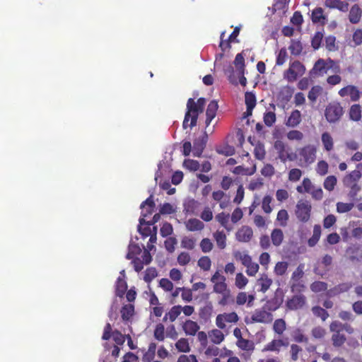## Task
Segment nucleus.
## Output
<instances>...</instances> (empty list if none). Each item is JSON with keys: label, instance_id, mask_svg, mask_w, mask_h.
Masks as SVG:
<instances>
[{"label": "nucleus", "instance_id": "f257e3e1", "mask_svg": "<svg viewBox=\"0 0 362 362\" xmlns=\"http://www.w3.org/2000/svg\"><path fill=\"white\" fill-rule=\"evenodd\" d=\"M206 104L204 98H199L197 102L193 98H189L187 103V111L182 127L185 129L187 127L192 128L197 125L199 115L204 111Z\"/></svg>", "mask_w": 362, "mask_h": 362}, {"label": "nucleus", "instance_id": "f03ea898", "mask_svg": "<svg viewBox=\"0 0 362 362\" xmlns=\"http://www.w3.org/2000/svg\"><path fill=\"white\" fill-rule=\"evenodd\" d=\"M329 69H332L336 74L339 73L340 66L339 62L331 58H327V59H319L314 64L313 69L310 71V74L314 77L322 76L327 73Z\"/></svg>", "mask_w": 362, "mask_h": 362}, {"label": "nucleus", "instance_id": "7ed1b4c3", "mask_svg": "<svg viewBox=\"0 0 362 362\" xmlns=\"http://www.w3.org/2000/svg\"><path fill=\"white\" fill-rule=\"evenodd\" d=\"M344 114V109L341 103L338 101L329 103L325 110V116L327 121L329 123L338 122Z\"/></svg>", "mask_w": 362, "mask_h": 362}, {"label": "nucleus", "instance_id": "20e7f679", "mask_svg": "<svg viewBox=\"0 0 362 362\" xmlns=\"http://www.w3.org/2000/svg\"><path fill=\"white\" fill-rule=\"evenodd\" d=\"M305 72V66L300 61L296 60L290 63L289 68L284 73V77L288 82H294L298 77L302 76Z\"/></svg>", "mask_w": 362, "mask_h": 362}, {"label": "nucleus", "instance_id": "39448f33", "mask_svg": "<svg viewBox=\"0 0 362 362\" xmlns=\"http://www.w3.org/2000/svg\"><path fill=\"white\" fill-rule=\"evenodd\" d=\"M312 206L307 200H300L296 204V216L298 221L306 223L309 221L311 214Z\"/></svg>", "mask_w": 362, "mask_h": 362}, {"label": "nucleus", "instance_id": "423d86ee", "mask_svg": "<svg viewBox=\"0 0 362 362\" xmlns=\"http://www.w3.org/2000/svg\"><path fill=\"white\" fill-rule=\"evenodd\" d=\"M111 337H112V339L119 346H122L124 344L125 341V335L122 334L119 330L115 329L113 332H112V327L110 323H107L104 327L103 334L102 336L103 340H109Z\"/></svg>", "mask_w": 362, "mask_h": 362}, {"label": "nucleus", "instance_id": "0eeeda50", "mask_svg": "<svg viewBox=\"0 0 362 362\" xmlns=\"http://www.w3.org/2000/svg\"><path fill=\"white\" fill-rule=\"evenodd\" d=\"M239 320V317L236 313L232 312L229 313H223L219 314L216 316V326L221 329L226 328V322H237Z\"/></svg>", "mask_w": 362, "mask_h": 362}, {"label": "nucleus", "instance_id": "6e6552de", "mask_svg": "<svg viewBox=\"0 0 362 362\" xmlns=\"http://www.w3.org/2000/svg\"><path fill=\"white\" fill-rule=\"evenodd\" d=\"M306 297L303 294L294 295L288 299L286 305L287 309L290 310H297L302 309L306 304Z\"/></svg>", "mask_w": 362, "mask_h": 362}, {"label": "nucleus", "instance_id": "1a4fd4ad", "mask_svg": "<svg viewBox=\"0 0 362 362\" xmlns=\"http://www.w3.org/2000/svg\"><path fill=\"white\" fill-rule=\"evenodd\" d=\"M316 148L313 145H306L299 151L300 156L303 158L304 162L307 164H311L316 159Z\"/></svg>", "mask_w": 362, "mask_h": 362}, {"label": "nucleus", "instance_id": "9d476101", "mask_svg": "<svg viewBox=\"0 0 362 362\" xmlns=\"http://www.w3.org/2000/svg\"><path fill=\"white\" fill-rule=\"evenodd\" d=\"M338 94L341 97L350 96V99L352 102H356L359 100L361 98V92L358 88L354 85H348L341 88Z\"/></svg>", "mask_w": 362, "mask_h": 362}, {"label": "nucleus", "instance_id": "9b49d317", "mask_svg": "<svg viewBox=\"0 0 362 362\" xmlns=\"http://www.w3.org/2000/svg\"><path fill=\"white\" fill-rule=\"evenodd\" d=\"M273 320L272 313L262 309H257L251 316L252 322L270 323Z\"/></svg>", "mask_w": 362, "mask_h": 362}, {"label": "nucleus", "instance_id": "f8f14e48", "mask_svg": "<svg viewBox=\"0 0 362 362\" xmlns=\"http://www.w3.org/2000/svg\"><path fill=\"white\" fill-rule=\"evenodd\" d=\"M208 135L206 132L199 138L195 139L193 143V156L200 157L206 147Z\"/></svg>", "mask_w": 362, "mask_h": 362}, {"label": "nucleus", "instance_id": "ddd939ff", "mask_svg": "<svg viewBox=\"0 0 362 362\" xmlns=\"http://www.w3.org/2000/svg\"><path fill=\"white\" fill-rule=\"evenodd\" d=\"M253 236L252 229L247 226H243L238 230L235 233V238L238 242L247 243Z\"/></svg>", "mask_w": 362, "mask_h": 362}, {"label": "nucleus", "instance_id": "4468645a", "mask_svg": "<svg viewBox=\"0 0 362 362\" xmlns=\"http://www.w3.org/2000/svg\"><path fill=\"white\" fill-rule=\"evenodd\" d=\"M274 148L278 151L279 159L285 163L287 160H293V158L291 154L286 150L285 144L281 141H276L274 143Z\"/></svg>", "mask_w": 362, "mask_h": 362}, {"label": "nucleus", "instance_id": "2eb2a0df", "mask_svg": "<svg viewBox=\"0 0 362 362\" xmlns=\"http://www.w3.org/2000/svg\"><path fill=\"white\" fill-rule=\"evenodd\" d=\"M288 345V343L283 339H273L264 346L262 351L279 352L281 346H287Z\"/></svg>", "mask_w": 362, "mask_h": 362}, {"label": "nucleus", "instance_id": "dca6fc26", "mask_svg": "<svg viewBox=\"0 0 362 362\" xmlns=\"http://www.w3.org/2000/svg\"><path fill=\"white\" fill-rule=\"evenodd\" d=\"M272 283V279L269 278L267 274H262L257 281V284L259 286L258 291L262 293H266L269 289Z\"/></svg>", "mask_w": 362, "mask_h": 362}, {"label": "nucleus", "instance_id": "f3484780", "mask_svg": "<svg viewBox=\"0 0 362 362\" xmlns=\"http://www.w3.org/2000/svg\"><path fill=\"white\" fill-rule=\"evenodd\" d=\"M218 108V105L217 101L211 100L209 103L206 111V119L205 122L206 127L211 124L212 119L216 117Z\"/></svg>", "mask_w": 362, "mask_h": 362}, {"label": "nucleus", "instance_id": "a211bd4d", "mask_svg": "<svg viewBox=\"0 0 362 362\" xmlns=\"http://www.w3.org/2000/svg\"><path fill=\"white\" fill-rule=\"evenodd\" d=\"M361 177V173L358 170H354L345 175L343 178V184L346 186H351L352 185L358 183V181Z\"/></svg>", "mask_w": 362, "mask_h": 362}, {"label": "nucleus", "instance_id": "6ab92c4d", "mask_svg": "<svg viewBox=\"0 0 362 362\" xmlns=\"http://www.w3.org/2000/svg\"><path fill=\"white\" fill-rule=\"evenodd\" d=\"M362 16V9L358 4L353 5L349 11V20L353 24L359 23Z\"/></svg>", "mask_w": 362, "mask_h": 362}, {"label": "nucleus", "instance_id": "aec40b11", "mask_svg": "<svg viewBox=\"0 0 362 362\" xmlns=\"http://www.w3.org/2000/svg\"><path fill=\"white\" fill-rule=\"evenodd\" d=\"M352 287V284L350 282H346L339 284L334 287L330 288L327 294L329 296H337L341 293L347 292Z\"/></svg>", "mask_w": 362, "mask_h": 362}, {"label": "nucleus", "instance_id": "412c9836", "mask_svg": "<svg viewBox=\"0 0 362 362\" xmlns=\"http://www.w3.org/2000/svg\"><path fill=\"white\" fill-rule=\"evenodd\" d=\"M325 5L330 8H337L342 12H346L349 9V4L341 0H326Z\"/></svg>", "mask_w": 362, "mask_h": 362}, {"label": "nucleus", "instance_id": "4be33fe9", "mask_svg": "<svg viewBox=\"0 0 362 362\" xmlns=\"http://www.w3.org/2000/svg\"><path fill=\"white\" fill-rule=\"evenodd\" d=\"M301 122V113L298 110H294L291 112L290 116L286 122V125L290 127H296Z\"/></svg>", "mask_w": 362, "mask_h": 362}, {"label": "nucleus", "instance_id": "5701e85b", "mask_svg": "<svg viewBox=\"0 0 362 362\" xmlns=\"http://www.w3.org/2000/svg\"><path fill=\"white\" fill-rule=\"evenodd\" d=\"M152 223L150 222L146 221L144 218H141L139 219V225L138 226V231L141 235L143 238H146L148 236L151 237V226Z\"/></svg>", "mask_w": 362, "mask_h": 362}, {"label": "nucleus", "instance_id": "b1692460", "mask_svg": "<svg viewBox=\"0 0 362 362\" xmlns=\"http://www.w3.org/2000/svg\"><path fill=\"white\" fill-rule=\"evenodd\" d=\"M214 308L211 302H208L205 305L200 308L199 310V316L200 319L204 322L208 321L213 313Z\"/></svg>", "mask_w": 362, "mask_h": 362}, {"label": "nucleus", "instance_id": "393cba45", "mask_svg": "<svg viewBox=\"0 0 362 362\" xmlns=\"http://www.w3.org/2000/svg\"><path fill=\"white\" fill-rule=\"evenodd\" d=\"M255 297L253 295H247L245 292H240L236 296V304L243 305L247 302V306L251 307L253 305Z\"/></svg>", "mask_w": 362, "mask_h": 362}, {"label": "nucleus", "instance_id": "a878e982", "mask_svg": "<svg viewBox=\"0 0 362 362\" xmlns=\"http://www.w3.org/2000/svg\"><path fill=\"white\" fill-rule=\"evenodd\" d=\"M325 16L324 15L323 9L321 7L315 8L313 10L311 14V20L313 23L325 24Z\"/></svg>", "mask_w": 362, "mask_h": 362}, {"label": "nucleus", "instance_id": "bb28decb", "mask_svg": "<svg viewBox=\"0 0 362 362\" xmlns=\"http://www.w3.org/2000/svg\"><path fill=\"white\" fill-rule=\"evenodd\" d=\"M183 329L186 334L194 336L199 329L197 322L188 320L183 325Z\"/></svg>", "mask_w": 362, "mask_h": 362}, {"label": "nucleus", "instance_id": "cd10ccee", "mask_svg": "<svg viewBox=\"0 0 362 362\" xmlns=\"http://www.w3.org/2000/svg\"><path fill=\"white\" fill-rule=\"evenodd\" d=\"M214 238L216 243L217 247L220 250H223L226 247V235L225 233L221 230H216L213 234Z\"/></svg>", "mask_w": 362, "mask_h": 362}, {"label": "nucleus", "instance_id": "c85d7f7f", "mask_svg": "<svg viewBox=\"0 0 362 362\" xmlns=\"http://www.w3.org/2000/svg\"><path fill=\"white\" fill-rule=\"evenodd\" d=\"M284 233L281 229L279 228H275L272 231L271 233V240L272 244L276 246L279 247L281 245L284 240Z\"/></svg>", "mask_w": 362, "mask_h": 362}, {"label": "nucleus", "instance_id": "c756f323", "mask_svg": "<svg viewBox=\"0 0 362 362\" xmlns=\"http://www.w3.org/2000/svg\"><path fill=\"white\" fill-rule=\"evenodd\" d=\"M186 228L189 231H197L204 228V224L197 218H190L186 222Z\"/></svg>", "mask_w": 362, "mask_h": 362}, {"label": "nucleus", "instance_id": "7c9ffc66", "mask_svg": "<svg viewBox=\"0 0 362 362\" xmlns=\"http://www.w3.org/2000/svg\"><path fill=\"white\" fill-rule=\"evenodd\" d=\"M321 140L322 145L324 146V149L326 151H331L334 148V140L332 136L328 132H324L322 134Z\"/></svg>", "mask_w": 362, "mask_h": 362}, {"label": "nucleus", "instance_id": "2f4dec72", "mask_svg": "<svg viewBox=\"0 0 362 362\" xmlns=\"http://www.w3.org/2000/svg\"><path fill=\"white\" fill-rule=\"evenodd\" d=\"M127 289V284L124 279L118 277L116 282L115 294L119 298H122Z\"/></svg>", "mask_w": 362, "mask_h": 362}, {"label": "nucleus", "instance_id": "473e14b6", "mask_svg": "<svg viewBox=\"0 0 362 362\" xmlns=\"http://www.w3.org/2000/svg\"><path fill=\"white\" fill-rule=\"evenodd\" d=\"M331 341L334 347L339 348L346 341V337L342 333H333L331 337Z\"/></svg>", "mask_w": 362, "mask_h": 362}, {"label": "nucleus", "instance_id": "72a5a7b5", "mask_svg": "<svg viewBox=\"0 0 362 362\" xmlns=\"http://www.w3.org/2000/svg\"><path fill=\"white\" fill-rule=\"evenodd\" d=\"M349 117L351 119L358 122L361 119V107L359 104L352 105L349 109Z\"/></svg>", "mask_w": 362, "mask_h": 362}, {"label": "nucleus", "instance_id": "f704fd0d", "mask_svg": "<svg viewBox=\"0 0 362 362\" xmlns=\"http://www.w3.org/2000/svg\"><path fill=\"white\" fill-rule=\"evenodd\" d=\"M146 205L148 206V208L146 209L145 213H142V216L144 217L147 216L148 215L152 214V213L153 212L156 205H155L154 201L153 199L152 195H151L144 202H143L141 203V208L144 209Z\"/></svg>", "mask_w": 362, "mask_h": 362}, {"label": "nucleus", "instance_id": "c9c22d12", "mask_svg": "<svg viewBox=\"0 0 362 362\" xmlns=\"http://www.w3.org/2000/svg\"><path fill=\"white\" fill-rule=\"evenodd\" d=\"M122 318L124 321L129 320L134 313V307L132 304L124 305L120 310Z\"/></svg>", "mask_w": 362, "mask_h": 362}, {"label": "nucleus", "instance_id": "e433bc0d", "mask_svg": "<svg viewBox=\"0 0 362 362\" xmlns=\"http://www.w3.org/2000/svg\"><path fill=\"white\" fill-rule=\"evenodd\" d=\"M209 338L215 344H219L224 340V334L223 332L217 329L211 330L209 333Z\"/></svg>", "mask_w": 362, "mask_h": 362}, {"label": "nucleus", "instance_id": "4c0bfd02", "mask_svg": "<svg viewBox=\"0 0 362 362\" xmlns=\"http://www.w3.org/2000/svg\"><path fill=\"white\" fill-rule=\"evenodd\" d=\"M236 345L239 349L243 351H253L255 349V344L252 341L241 338L240 340H237Z\"/></svg>", "mask_w": 362, "mask_h": 362}, {"label": "nucleus", "instance_id": "58836bf2", "mask_svg": "<svg viewBox=\"0 0 362 362\" xmlns=\"http://www.w3.org/2000/svg\"><path fill=\"white\" fill-rule=\"evenodd\" d=\"M321 235V226L320 225H315L313 227V233L308 243L310 247L315 246L320 240Z\"/></svg>", "mask_w": 362, "mask_h": 362}, {"label": "nucleus", "instance_id": "ea45409f", "mask_svg": "<svg viewBox=\"0 0 362 362\" xmlns=\"http://www.w3.org/2000/svg\"><path fill=\"white\" fill-rule=\"evenodd\" d=\"M182 312L181 305H174L171 309L165 314L163 320H165L167 316L168 317L170 322H174L177 317L180 315Z\"/></svg>", "mask_w": 362, "mask_h": 362}, {"label": "nucleus", "instance_id": "a19ab883", "mask_svg": "<svg viewBox=\"0 0 362 362\" xmlns=\"http://www.w3.org/2000/svg\"><path fill=\"white\" fill-rule=\"evenodd\" d=\"M234 64L238 74H245V59L243 53H238L235 58Z\"/></svg>", "mask_w": 362, "mask_h": 362}, {"label": "nucleus", "instance_id": "79ce46f5", "mask_svg": "<svg viewBox=\"0 0 362 362\" xmlns=\"http://www.w3.org/2000/svg\"><path fill=\"white\" fill-rule=\"evenodd\" d=\"M288 49L292 55L298 56L300 55L303 51V45L299 40H292Z\"/></svg>", "mask_w": 362, "mask_h": 362}, {"label": "nucleus", "instance_id": "37998d69", "mask_svg": "<svg viewBox=\"0 0 362 362\" xmlns=\"http://www.w3.org/2000/svg\"><path fill=\"white\" fill-rule=\"evenodd\" d=\"M288 267V263L287 262H278L274 268V273L279 276H284L286 274Z\"/></svg>", "mask_w": 362, "mask_h": 362}, {"label": "nucleus", "instance_id": "c03bdc74", "mask_svg": "<svg viewBox=\"0 0 362 362\" xmlns=\"http://www.w3.org/2000/svg\"><path fill=\"white\" fill-rule=\"evenodd\" d=\"M313 187V184L310 180L308 177H305L303 180L302 185L298 186L296 187V190L298 192L303 193H310L311 192V189Z\"/></svg>", "mask_w": 362, "mask_h": 362}, {"label": "nucleus", "instance_id": "a18cd8bd", "mask_svg": "<svg viewBox=\"0 0 362 362\" xmlns=\"http://www.w3.org/2000/svg\"><path fill=\"white\" fill-rule=\"evenodd\" d=\"M216 221L224 227L228 231L231 230V227L228 226L229 214L224 212L218 214L216 216Z\"/></svg>", "mask_w": 362, "mask_h": 362}, {"label": "nucleus", "instance_id": "49530a36", "mask_svg": "<svg viewBox=\"0 0 362 362\" xmlns=\"http://www.w3.org/2000/svg\"><path fill=\"white\" fill-rule=\"evenodd\" d=\"M221 295V298L218 300V305L221 306H226L228 304L233 303L234 301L233 297L231 294L230 290H228L224 293H220Z\"/></svg>", "mask_w": 362, "mask_h": 362}, {"label": "nucleus", "instance_id": "de8ad7c7", "mask_svg": "<svg viewBox=\"0 0 362 362\" xmlns=\"http://www.w3.org/2000/svg\"><path fill=\"white\" fill-rule=\"evenodd\" d=\"M286 329V324L284 320L280 318L274 321L273 330L279 335H281Z\"/></svg>", "mask_w": 362, "mask_h": 362}, {"label": "nucleus", "instance_id": "09e8293b", "mask_svg": "<svg viewBox=\"0 0 362 362\" xmlns=\"http://www.w3.org/2000/svg\"><path fill=\"white\" fill-rule=\"evenodd\" d=\"M322 88L320 86H315L308 92V98L312 103L316 102L319 95L322 93Z\"/></svg>", "mask_w": 362, "mask_h": 362}, {"label": "nucleus", "instance_id": "8fccbe9b", "mask_svg": "<svg viewBox=\"0 0 362 362\" xmlns=\"http://www.w3.org/2000/svg\"><path fill=\"white\" fill-rule=\"evenodd\" d=\"M311 310L315 317L321 318L322 321H325L329 317L328 312L320 306H313Z\"/></svg>", "mask_w": 362, "mask_h": 362}, {"label": "nucleus", "instance_id": "3c124183", "mask_svg": "<svg viewBox=\"0 0 362 362\" xmlns=\"http://www.w3.org/2000/svg\"><path fill=\"white\" fill-rule=\"evenodd\" d=\"M234 257L240 260L245 267L252 262V257L248 254L243 253L240 251L234 253Z\"/></svg>", "mask_w": 362, "mask_h": 362}, {"label": "nucleus", "instance_id": "603ef678", "mask_svg": "<svg viewBox=\"0 0 362 362\" xmlns=\"http://www.w3.org/2000/svg\"><path fill=\"white\" fill-rule=\"evenodd\" d=\"M245 105L248 110H252L256 105V97L252 92H246L245 94Z\"/></svg>", "mask_w": 362, "mask_h": 362}, {"label": "nucleus", "instance_id": "864d4df0", "mask_svg": "<svg viewBox=\"0 0 362 362\" xmlns=\"http://www.w3.org/2000/svg\"><path fill=\"white\" fill-rule=\"evenodd\" d=\"M337 182V177L334 175L327 177L324 181L323 186L329 192L334 190Z\"/></svg>", "mask_w": 362, "mask_h": 362}, {"label": "nucleus", "instance_id": "5fc2aeb1", "mask_svg": "<svg viewBox=\"0 0 362 362\" xmlns=\"http://www.w3.org/2000/svg\"><path fill=\"white\" fill-rule=\"evenodd\" d=\"M183 166L185 168L189 171H197L199 169L200 164L197 160L192 159H186L183 162Z\"/></svg>", "mask_w": 362, "mask_h": 362}, {"label": "nucleus", "instance_id": "6e6d98bb", "mask_svg": "<svg viewBox=\"0 0 362 362\" xmlns=\"http://www.w3.org/2000/svg\"><path fill=\"white\" fill-rule=\"evenodd\" d=\"M310 289L314 293L325 291L327 289V284L324 281H315L310 284Z\"/></svg>", "mask_w": 362, "mask_h": 362}, {"label": "nucleus", "instance_id": "4d7b16f0", "mask_svg": "<svg viewBox=\"0 0 362 362\" xmlns=\"http://www.w3.org/2000/svg\"><path fill=\"white\" fill-rule=\"evenodd\" d=\"M292 337L294 341L297 343L308 342V338L306 336H305V334L303 333V331L300 329H296L293 332Z\"/></svg>", "mask_w": 362, "mask_h": 362}, {"label": "nucleus", "instance_id": "13d9d810", "mask_svg": "<svg viewBox=\"0 0 362 362\" xmlns=\"http://www.w3.org/2000/svg\"><path fill=\"white\" fill-rule=\"evenodd\" d=\"M196 240L193 238L185 236L181 240V247L187 250H193L195 247Z\"/></svg>", "mask_w": 362, "mask_h": 362}, {"label": "nucleus", "instance_id": "bf43d9fd", "mask_svg": "<svg viewBox=\"0 0 362 362\" xmlns=\"http://www.w3.org/2000/svg\"><path fill=\"white\" fill-rule=\"evenodd\" d=\"M175 347L180 352H189L190 350L188 340L185 338L180 339L176 342Z\"/></svg>", "mask_w": 362, "mask_h": 362}, {"label": "nucleus", "instance_id": "052dcab7", "mask_svg": "<svg viewBox=\"0 0 362 362\" xmlns=\"http://www.w3.org/2000/svg\"><path fill=\"white\" fill-rule=\"evenodd\" d=\"M197 264L204 271H209L211 267V261L208 256H203L199 258Z\"/></svg>", "mask_w": 362, "mask_h": 362}, {"label": "nucleus", "instance_id": "680f3d73", "mask_svg": "<svg viewBox=\"0 0 362 362\" xmlns=\"http://www.w3.org/2000/svg\"><path fill=\"white\" fill-rule=\"evenodd\" d=\"M323 38V34L322 32H316L311 40V46L314 49H318L321 45L322 40Z\"/></svg>", "mask_w": 362, "mask_h": 362}, {"label": "nucleus", "instance_id": "e2e57ef3", "mask_svg": "<svg viewBox=\"0 0 362 362\" xmlns=\"http://www.w3.org/2000/svg\"><path fill=\"white\" fill-rule=\"evenodd\" d=\"M177 243V240L175 237H169L164 242V246L166 250L173 253L175 251V245Z\"/></svg>", "mask_w": 362, "mask_h": 362}, {"label": "nucleus", "instance_id": "0e129e2a", "mask_svg": "<svg viewBox=\"0 0 362 362\" xmlns=\"http://www.w3.org/2000/svg\"><path fill=\"white\" fill-rule=\"evenodd\" d=\"M304 264H300L296 270L293 272L291 275V281H299L304 275Z\"/></svg>", "mask_w": 362, "mask_h": 362}, {"label": "nucleus", "instance_id": "69168bd1", "mask_svg": "<svg viewBox=\"0 0 362 362\" xmlns=\"http://www.w3.org/2000/svg\"><path fill=\"white\" fill-rule=\"evenodd\" d=\"M311 334L313 338L321 339L325 337L326 334V330L321 326H317L312 329Z\"/></svg>", "mask_w": 362, "mask_h": 362}, {"label": "nucleus", "instance_id": "338daca9", "mask_svg": "<svg viewBox=\"0 0 362 362\" xmlns=\"http://www.w3.org/2000/svg\"><path fill=\"white\" fill-rule=\"evenodd\" d=\"M325 47L328 51L333 52L337 49L336 46V37L334 35H329L325 37Z\"/></svg>", "mask_w": 362, "mask_h": 362}, {"label": "nucleus", "instance_id": "774afa93", "mask_svg": "<svg viewBox=\"0 0 362 362\" xmlns=\"http://www.w3.org/2000/svg\"><path fill=\"white\" fill-rule=\"evenodd\" d=\"M329 165L325 160H320L316 166V172L321 176H324L328 173Z\"/></svg>", "mask_w": 362, "mask_h": 362}]
</instances>
